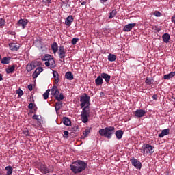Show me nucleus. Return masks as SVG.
<instances>
[{"label":"nucleus","instance_id":"nucleus-9","mask_svg":"<svg viewBox=\"0 0 175 175\" xmlns=\"http://www.w3.org/2000/svg\"><path fill=\"white\" fill-rule=\"evenodd\" d=\"M66 52L67 51L65 49L64 46H59L58 52L59 59H63L64 58H65Z\"/></svg>","mask_w":175,"mask_h":175},{"label":"nucleus","instance_id":"nucleus-57","mask_svg":"<svg viewBox=\"0 0 175 175\" xmlns=\"http://www.w3.org/2000/svg\"><path fill=\"white\" fill-rule=\"evenodd\" d=\"M86 3V2L83 1V2H81V5H85Z\"/></svg>","mask_w":175,"mask_h":175},{"label":"nucleus","instance_id":"nucleus-53","mask_svg":"<svg viewBox=\"0 0 175 175\" xmlns=\"http://www.w3.org/2000/svg\"><path fill=\"white\" fill-rule=\"evenodd\" d=\"M172 22H173L174 23H175V15H174V16L172 17Z\"/></svg>","mask_w":175,"mask_h":175},{"label":"nucleus","instance_id":"nucleus-42","mask_svg":"<svg viewBox=\"0 0 175 175\" xmlns=\"http://www.w3.org/2000/svg\"><path fill=\"white\" fill-rule=\"evenodd\" d=\"M153 16H155V17H161V12L159 11H155L153 12Z\"/></svg>","mask_w":175,"mask_h":175},{"label":"nucleus","instance_id":"nucleus-56","mask_svg":"<svg viewBox=\"0 0 175 175\" xmlns=\"http://www.w3.org/2000/svg\"><path fill=\"white\" fill-rule=\"evenodd\" d=\"M3 81V75L0 74V81Z\"/></svg>","mask_w":175,"mask_h":175},{"label":"nucleus","instance_id":"nucleus-29","mask_svg":"<svg viewBox=\"0 0 175 175\" xmlns=\"http://www.w3.org/2000/svg\"><path fill=\"white\" fill-rule=\"evenodd\" d=\"M33 69L35 68L33 67V63L27 64V65H26V70H27V72H31Z\"/></svg>","mask_w":175,"mask_h":175},{"label":"nucleus","instance_id":"nucleus-33","mask_svg":"<svg viewBox=\"0 0 175 175\" xmlns=\"http://www.w3.org/2000/svg\"><path fill=\"white\" fill-rule=\"evenodd\" d=\"M35 44H36V46H37L38 49H42L43 48V46L42 45V42H41V40H36Z\"/></svg>","mask_w":175,"mask_h":175},{"label":"nucleus","instance_id":"nucleus-5","mask_svg":"<svg viewBox=\"0 0 175 175\" xmlns=\"http://www.w3.org/2000/svg\"><path fill=\"white\" fill-rule=\"evenodd\" d=\"M81 108L85 107L86 105H90V96L87 94H83L81 96Z\"/></svg>","mask_w":175,"mask_h":175},{"label":"nucleus","instance_id":"nucleus-54","mask_svg":"<svg viewBox=\"0 0 175 175\" xmlns=\"http://www.w3.org/2000/svg\"><path fill=\"white\" fill-rule=\"evenodd\" d=\"M74 131L77 132V130L79 129V127L77 126H76L75 127L73 128Z\"/></svg>","mask_w":175,"mask_h":175},{"label":"nucleus","instance_id":"nucleus-4","mask_svg":"<svg viewBox=\"0 0 175 175\" xmlns=\"http://www.w3.org/2000/svg\"><path fill=\"white\" fill-rule=\"evenodd\" d=\"M90 116V107L89 105L83 107L81 111V121L83 124H86L88 121V118Z\"/></svg>","mask_w":175,"mask_h":175},{"label":"nucleus","instance_id":"nucleus-25","mask_svg":"<svg viewBox=\"0 0 175 175\" xmlns=\"http://www.w3.org/2000/svg\"><path fill=\"white\" fill-rule=\"evenodd\" d=\"M163 40L164 43L170 42V35L167 33H165L163 35Z\"/></svg>","mask_w":175,"mask_h":175},{"label":"nucleus","instance_id":"nucleus-35","mask_svg":"<svg viewBox=\"0 0 175 175\" xmlns=\"http://www.w3.org/2000/svg\"><path fill=\"white\" fill-rule=\"evenodd\" d=\"M62 107V104L61 103H55V111H59V109H61Z\"/></svg>","mask_w":175,"mask_h":175},{"label":"nucleus","instance_id":"nucleus-24","mask_svg":"<svg viewBox=\"0 0 175 175\" xmlns=\"http://www.w3.org/2000/svg\"><path fill=\"white\" fill-rule=\"evenodd\" d=\"M53 74V77L55 78V84H57L59 83V74L57 71H52Z\"/></svg>","mask_w":175,"mask_h":175},{"label":"nucleus","instance_id":"nucleus-58","mask_svg":"<svg viewBox=\"0 0 175 175\" xmlns=\"http://www.w3.org/2000/svg\"><path fill=\"white\" fill-rule=\"evenodd\" d=\"M46 2H47L48 3H51V0H46Z\"/></svg>","mask_w":175,"mask_h":175},{"label":"nucleus","instance_id":"nucleus-14","mask_svg":"<svg viewBox=\"0 0 175 175\" xmlns=\"http://www.w3.org/2000/svg\"><path fill=\"white\" fill-rule=\"evenodd\" d=\"M170 134V129H165L160 133L159 135H158V137L159 138H163L165 135H168Z\"/></svg>","mask_w":175,"mask_h":175},{"label":"nucleus","instance_id":"nucleus-30","mask_svg":"<svg viewBox=\"0 0 175 175\" xmlns=\"http://www.w3.org/2000/svg\"><path fill=\"white\" fill-rule=\"evenodd\" d=\"M15 70V66L13 65L10 68H7V70H5V71L7 72V74H11L14 72Z\"/></svg>","mask_w":175,"mask_h":175},{"label":"nucleus","instance_id":"nucleus-22","mask_svg":"<svg viewBox=\"0 0 175 175\" xmlns=\"http://www.w3.org/2000/svg\"><path fill=\"white\" fill-rule=\"evenodd\" d=\"M65 78L67 79L68 80H73L74 77H73V74L71 72H67L65 74Z\"/></svg>","mask_w":175,"mask_h":175},{"label":"nucleus","instance_id":"nucleus-45","mask_svg":"<svg viewBox=\"0 0 175 175\" xmlns=\"http://www.w3.org/2000/svg\"><path fill=\"white\" fill-rule=\"evenodd\" d=\"M68 135H69V132L68 131H64V138L67 139L68 138Z\"/></svg>","mask_w":175,"mask_h":175},{"label":"nucleus","instance_id":"nucleus-1","mask_svg":"<svg viewBox=\"0 0 175 175\" xmlns=\"http://www.w3.org/2000/svg\"><path fill=\"white\" fill-rule=\"evenodd\" d=\"M70 168H71V171L73 174H80L87 168V163L83 161L77 160L72 163L70 165Z\"/></svg>","mask_w":175,"mask_h":175},{"label":"nucleus","instance_id":"nucleus-40","mask_svg":"<svg viewBox=\"0 0 175 175\" xmlns=\"http://www.w3.org/2000/svg\"><path fill=\"white\" fill-rule=\"evenodd\" d=\"M77 42H79V38H74L73 39H72L71 44L72 45H75V44H77Z\"/></svg>","mask_w":175,"mask_h":175},{"label":"nucleus","instance_id":"nucleus-46","mask_svg":"<svg viewBox=\"0 0 175 175\" xmlns=\"http://www.w3.org/2000/svg\"><path fill=\"white\" fill-rule=\"evenodd\" d=\"M39 75H40V73L33 72V79H36L38 77V76H39Z\"/></svg>","mask_w":175,"mask_h":175},{"label":"nucleus","instance_id":"nucleus-12","mask_svg":"<svg viewBox=\"0 0 175 175\" xmlns=\"http://www.w3.org/2000/svg\"><path fill=\"white\" fill-rule=\"evenodd\" d=\"M145 114H146V111H145V110H143V109H137L134 113V116H135V117H137V118H141L144 117V116H145Z\"/></svg>","mask_w":175,"mask_h":175},{"label":"nucleus","instance_id":"nucleus-23","mask_svg":"<svg viewBox=\"0 0 175 175\" xmlns=\"http://www.w3.org/2000/svg\"><path fill=\"white\" fill-rule=\"evenodd\" d=\"M63 123H64V125L69 126L71 124V121H70V120H69V118H68L66 117H64L63 118Z\"/></svg>","mask_w":175,"mask_h":175},{"label":"nucleus","instance_id":"nucleus-60","mask_svg":"<svg viewBox=\"0 0 175 175\" xmlns=\"http://www.w3.org/2000/svg\"><path fill=\"white\" fill-rule=\"evenodd\" d=\"M157 32H159V29H157Z\"/></svg>","mask_w":175,"mask_h":175},{"label":"nucleus","instance_id":"nucleus-55","mask_svg":"<svg viewBox=\"0 0 175 175\" xmlns=\"http://www.w3.org/2000/svg\"><path fill=\"white\" fill-rule=\"evenodd\" d=\"M107 0H100V2L103 4L105 2H107Z\"/></svg>","mask_w":175,"mask_h":175},{"label":"nucleus","instance_id":"nucleus-21","mask_svg":"<svg viewBox=\"0 0 175 175\" xmlns=\"http://www.w3.org/2000/svg\"><path fill=\"white\" fill-rule=\"evenodd\" d=\"M174 76H175V72H171L167 75H164L163 79L167 80V79H172Z\"/></svg>","mask_w":175,"mask_h":175},{"label":"nucleus","instance_id":"nucleus-49","mask_svg":"<svg viewBox=\"0 0 175 175\" xmlns=\"http://www.w3.org/2000/svg\"><path fill=\"white\" fill-rule=\"evenodd\" d=\"M33 119L36 120H39V116L33 115Z\"/></svg>","mask_w":175,"mask_h":175},{"label":"nucleus","instance_id":"nucleus-41","mask_svg":"<svg viewBox=\"0 0 175 175\" xmlns=\"http://www.w3.org/2000/svg\"><path fill=\"white\" fill-rule=\"evenodd\" d=\"M23 134L25 135L26 137L29 136V131L27 129H24L23 130Z\"/></svg>","mask_w":175,"mask_h":175},{"label":"nucleus","instance_id":"nucleus-8","mask_svg":"<svg viewBox=\"0 0 175 175\" xmlns=\"http://www.w3.org/2000/svg\"><path fill=\"white\" fill-rule=\"evenodd\" d=\"M137 25V23H129L123 27L124 32H130Z\"/></svg>","mask_w":175,"mask_h":175},{"label":"nucleus","instance_id":"nucleus-10","mask_svg":"<svg viewBox=\"0 0 175 175\" xmlns=\"http://www.w3.org/2000/svg\"><path fill=\"white\" fill-rule=\"evenodd\" d=\"M10 50L12 51H18L21 48V44H18L16 43H10L9 44Z\"/></svg>","mask_w":175,"mask_h":175},{"label":"nucleus","instance_id":"nucleus-20","mask_svg":"<svg viewBox=\"0 0 175 175\" xmlns=\"http://www.w3.org/2000/svg\"><path fill=\"white\" fill-rule=\"evenodd\" d=\"M123 134L124 133L122 130H118L117 131H116V137H117L118 139H122Z\"/></svg>","mask_w":175,"mask_h":175},{"label":"nucleus","instance_id":"nucleus-6","mask_svg":"<svg viewBox=\"0 0 175 175\" xmlns=\"http://www.w3.org/2000/svg\"><path fill=\"white\" fill-rule=\"evenodd\" d=\"M130 163H131L132 165H133L134 167L137 168V170H141L142 163L139 160H137L135 157H131L130 159Z\"/></svg>","mask_w":175,"mask_h":175},{"label":"nucleus","instance_id":"nucleus-17","mask_svg":"<svg viewBox=\"0 0 175 175\" xmlns=\"http://www.w3.org/2000/svg\"><path fill=\"white\" fill-rule=\"evenodd\" d=\"M116 59H117V56L116 55H113L112 53L108 54L107 56V60L108 62H116Z\"/></svg>","mask_w":175,"mask_h":175},{"label":"nucleus","instance_id":"nucleus-19","mask_svg":"<svg viewBox=\"0 0 175 175\" xmlns=\"http://www.w3.org/2000/svg\"><path fill=\"white\" fill-rule=\"evenodd\" d=\"M51 50L53 51V54H56L58 50L57 42H53L51 44Z\"/></svg>","mask_w":175,"mask_h":175},{"label":"nucleus","instance_id":"nucleus-3","mask_svg":"<svg viewBox=\"0 0 175 175\" xmlns=\"http://www.w3.org/2000/svg\"><path fill=\"white\" fill-rule=\"evenodd\" d=\"M141 152L144 154V156L153 154V152H154V147H152V146L150 144H144L141 148Z\"/></svg>","mask_w":175,"mask_h":175},{"label":"nucleus","instance_id":"nucleus-15","mask_svg":"<svg viewBox=\"0 0 175 175\" xmlns=\"http://www.w3.org/2000/svg\"><path fill=\"white\" fill-rule=\"evenodd\" d=\"M73 22V17L72 16L70 15L69 16L67 17L65 20V25H67L68 27L71 26V23Z\"/></svg>","mask_w":175,"mask_h":175},{"label":"nucleus","instance_id":"nucleus-59","mask_svg":"<svg viewBox=\"0 0 175 175\" xmlns=\"http://www.w3.org/2000/svg\"><path fill=\"white\" fill-rule=\"evenodd\" d=\"M33 67H34V68H36V66H35V64H33Z\"/></svg>","mask_w":175,"mask_h":175},{"label":"nucleus","instance_id":"nucleus-38","mask_svg":"<svg viewBox=\"0 0 175 175\" xmlns=\"http://www.w3.org/2000/svg\"><path fill=\"white\" fill-rule=\"evenodd\" d=\"M16 93L18 94V97H21L23 95V92L21 89L17 90Z\"/></svg>","mask_w":175,"mask_h":175},{"label":"nucleus","instance_id":"nucleus-34","mask_svg":"<svg viewBox=\"0 0 175 175\" xmlns=\"http://www.w3.org/2000/svg\"><path fill=\"white\" fill-rule=\"evenodd\" d=\"M145 83L148 85H151L152 84H153V79L147 77V78H146Z\"/></svg>","mask_w":175,"mask_h":175},{"label":"nucleus","instance_id":"nucleus-52","mask_svg":"<svg viewBox=\"0 0 175 175\" xmlns=\"http://www.w3.org/2000/svg\"><path fill=\"white\" fill-rule=\"evenodd\" d=\"M45 66H51V64L49 63V62H45Z\"/></svg>","mask_w":175,"mask_h":175},{"label":"nucleus","instance_id":"nucleus-44","mask_svg":"<svg viewBox=\"0 0 175 175\" xmlns=\"http://www.w3.org/2000/svg\"><path fill=\"white\" fill-rule=\"evenodd\" d=\"M5 25V20L3 18H0V27H3Z\"/></svg>","mask_w":175,"mask_h":175},{"label":"nucleus","instance_id":"nucleus-16","mask_svg":"<svg viewBox=\"0 0 175 175\" xmlns=\"http://www.w3.org/2000/svg\"><path fill=\"white\" fill-rule=\"evenodd\" d=\"M59 94V91L57 89V86L53 85L51 89V95L52 96H58Z\"/></svg>","mask_w":175,"mask_h":175},{"label":"nucleus","instance_id":"nucleus-48","mask_svg":"<svg viewBox=\"0 0 175 175\" xmlns=\"http://www.w3.org/2000/svg\"><path fill=\"white\" fill-rule=\"evenodd\" d=\"M33 126L38 127L39 126H40V122L38 121L36 124H33Z\"/></svg>","mask_w":175,"mask_h":175},{"label":"nucleus","instance_id":"nucleus-39","mask_svg":"<svg viewBox=\"0 0 175 175\" xmlns=\"http://www.w3.org/2000/svg\"><path fill=\"white\" fill-rule=\"evenodd\" d=\"M42 72H43V68L42 67H38V68L37 69H36V70H35V73H41Z\"/></svg>","mask_w":175,"mask_h":175},{"label":"nucleus","instance_id":"nucleus-28","mask_svg":"<svg viewBox=\"0 0 175 175\" xmlns=\"http://www.w3.org/2000/svg\"><path fill=\"white\" fill-rule=\"evenodd\" d=\"M117 15V10H113L111 12H109V16H108V18L112 19Z\"/></svg>","mask_w":175,"mask_h":175},{"label":"nucleus","instance_id":"nucleus-26","mask_svg":"<svg viewBox=\"0 0 175 175\" xmlns=\"http://www.w3.org/2000/svg\"><path fill=\"white\" fill-rule=\"evenodd\" d=\"M10 59H11L10 57H5L1 59V63L3 64H9Z\"/></svg>","mask_w":175,"mask_h":175},{"label":"nucleus","instance_id":"nucleus-13","mask_svg":"<svg viewBox=\"0 0 175 175\" xmlns=\"http://www.w3.org/2000/svg\"><path fill=\"white\" fill-rule=\"evenodd\" d=\"M100 77H101V79H104V81H105V83L107 84H109V81L111 80V75L107 73H101Z\"/></svg>","mask_w":175,"mask_h":175},{"label":"nucleus","instance_id":"nucleus-61","mask_svg":"<svg viewBox=\"0 0 175 175\" xmlns=\"http://www.w3.org/2000/svg\"><path fill=\"white\" fill-rule=\"evenodd\" d=\"M1 59V55H0V60Z\"/></svg>","mask_w":175,"mask_h":175},{"label":"nucleus","instance_id":"nucleus-2","mask_svg":"<svg viewBox=\"0 0 175 175\" xmlns=\"http://www.w3.org/2000/svg\"><path fill=\"white\" fill-rule=\"evenodd\" d=\"M115 133V127L108 126L99 130V135L107 139H111L113 134Z\"/></svg>","mask_w":175,"mask_h":175},{"label":"nucleus","instance_id":"nucleus-18","mask_svg":"<svg viewBox=\"0 0 175 175\" xmlns=\"http://www.w3.org/2000/svg\"><path fill=\"white\" fill-rule=\"evenodd\" d=\"M95 83L97 86L102 85L103 84V78H101L100 76H98L97 79L95 80Z\"/></svg>","mask_w":175,"mask_h":175},{"label":"nucleus","instance_id":"nucleus-7","mask_svg":"<svg viewBox=\"0 0 175 175\" xmlns=\"http://www.w3.org/2000/svg\"><path fill=\"white\" fill-rule=\"evenodd\" d=\"M28 23L29 20L27 19H19L17 23H16V25H17L18 27H21L22 29H25Z\"/></svg>","mask_w":175,"mask_h":175},{"label":"nucleus","instance_id":"nucleus-51","mask_svg":"<svg viewBox=\"0 0 175 175\" xmlns=\"http://www.w3.org/2000/svg\"><path fill=\"white\" fill-rule=\"evenodd\" d=\"M152 99H153L154 100H157V95L154 94L153 96H152Z\"/></svg>","mask_w":175,"mask_h":175},{"label":"nucleus","instance_id":"nucleus-50","mask_svg":"<svg viewBox=\"0 0 175 175\" xmlns=\"http://www.w3.org/2000/svg\"><path fill=\"white\" fill-rule=\"evenodd\" d=\"M27 89H29V91H32L33 90V85H29V86H27Z\"/></svg>","mask_w":175,"mask_h":175},{"label":"nucleus","instance_id":"nucleus-47","mask_svg":"<svg viewBox=\"0 0 175 175\" xmlns=\"http://www.w3.org/2000/svg\"><path fill=\"white\" fill-rule=\"evenodd\" d=\"M33 103H29V109H30V110H33Z\"/></svg>","mask_w":175,"mask_h":175},{"label":"nucleus","instance_id":"nucleus-32","mask_svg":"<svg viewBox=\"0 0 175 175\" xmlns=\"http://www.w3.org/2000/svg\"><path fill=\"white\" fill-rule=\"evenodd\" d=\"M55 98L57 101H61L62 100H64V95L63 93L59 94V95H55Z\"/></svg>","mask_w":175,"mask_h":175},{"label":"nucleus","instance_id":"nucleus-37","mask_svg":"<svg viewBox=\"0 0 175 175\" xmlns=\"http://www.w3.org/2000/svg\"><path fill=\"white\" fill-rule=\"evenodd\" d=\"M53 57H51V55L47 54V55H45V57H44L43 61L46 62V61L53 60Z\"/></svg>","mask_w":175,"mask_h":175},{"label":"nucleus","instance_id":"nucleus-31","mask_svg":"<svg viewBox=\"0 0 175 175\" xmlns=\"http://www.w3.org/2000/svg\"><path fill=\"white\" fill-rule=\"evenodd\" d=\"M91 131V128H87L85 129V131L82 133V135H83V137L86 138L88 135L90 134V131Z\"/></svg>","mask_w":175,"mask_h":175},{"label":"nucleus","instance_id":"nucleus-27","mask_svg":"<svg viewBox=\"0 0 175 175\" xmlns=\"http://www.w3.org/2000/svg\"><path fill=\"white\" fill-rule=\"evenodd\" d=\"M5 171H7V175H12V174L13 173V168L12 167V166L9 165L5 167Z\"/></svg>","mask_w":175,"mask_h":175},{"label":"nucleus","instance_id":"nucleus-36","mask_svg":"<svg viewBox=\"0 0 175 175\" xmlns=\"http://www.w3.org/2000/svg\"><path fill=\"white\" fill-rule=\"evenodd\" d=\"M51 92V90L48 89L46 90L45 93L43 94L44 100H47L49 98V94Z\"/></svg>","mask_w":175,"mask_h":175},{"label":"nucleus","instance_id":"nucleus-11","mask_svg":"<svg viewBox=\"0 0 175 175\" xmlns=\"http://www.w3.org/2000/svg\"><path fill=\"white\" fill-rule=\"evenodd\" d=\"M40 171H41L42 174H49V170L47 167L46 165L43 163H40Z\"/></svg>","mask_w":175,"mask_h":175},{"label":"nucleus","instance_id":"nucleus-43","mask_svg":"<svg viewBox=\"0 0 175 175\" xmlns=\"http://www.w3.org/2000/svg\"><path fill=\"white\" fill-rule=\"evenodd\" d=\"M46 62L49 63L50 64H51V66H53V64H55V60L54 59L46 60Z\"/></svg>","mask_w":175,"mask_h":175}]
</instances>
